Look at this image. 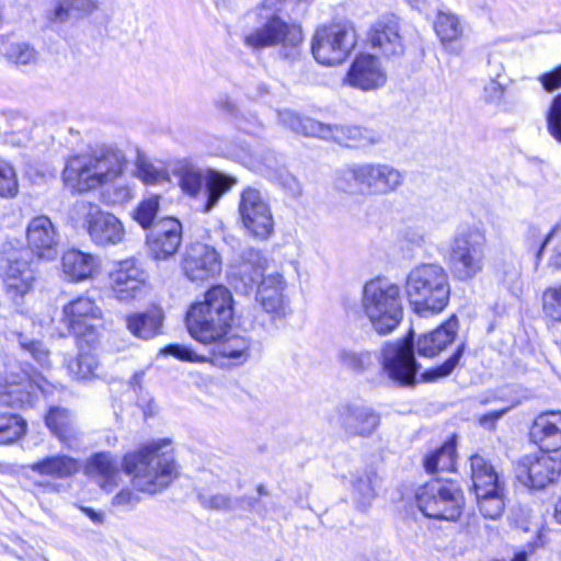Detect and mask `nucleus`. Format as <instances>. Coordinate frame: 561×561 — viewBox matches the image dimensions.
<instances>
[{
  "label": "nucleus",
  "mask_w": 561,
  "mask_h": 561,
  "mask_svg": "<svg viewBox=\"0 0 561 561\" xmlns=\"http://www.w3.org/2000/svg\"><path fill=\"white\" fill-rule=\"evenodd\" d=\"M169 439L148 443L123 458V469L131 477L135 488L156 494L165 489L176 477V465Z\"/></svg>",
  "instance_id": "obj_1"
},
{
  "label": "nucleus",
  "mask_w": 561,
  "mask_h": 561,
  "mask_svg": "<svg viewBox=\"0 0 561 561\" xmlns=\"http://www.w3.org/2000/svg\"><path fill=\"white\" fill-rule=\"evenodd\" d=\"M125 162V156L119 149L98 145L90 152L68 159L62 172L64 181L76 192H89L117 179Z\"/></svg>",
  "instance_id": "obj_2"
},
{
  "label": "nucleus",
  "mask_w": 561,
  "mask_h": 561,
  "mask_svg": "<svg viewBox=\"0 0 561 561\" xmlns=\"http://www.w3.org/2000/svg\"><path fill=\"white\" fill-rule=\"evenodd\" d=\"M232 317V294L227 287L217 285L205 293L203 301L191 306L186 327L194 340L208 345L227 334Z\"/></svg>",
  "instance_id": "obj_3"
},
{
  "label": "nucleus",
  "mask_w": 561,
  "mask_h": 561,
  "mask_svg": "<svg viewBox=\"0 0 561 561\" xmlns=\"http://www.w3.org/2000/svg\"><path fill=\"white\" fill-rule=\"evenodd\" d=\"M266 259L259 250L247 249L242 252L237 274L245 288L256 286V301L272 319L287 314L288 306L284 297L285 280L282 274L264 275Z\"/></svg>",
  "instance_id": "obj_4"
},
{
  "label": "nucleus",
  "mask_w": 561,
  "mask_h": 561,
  "mask_svg": "<svg viewBox=\"0 0 561 561\" xmlns=\"http://www.w3.org/2000/svg\"><path fill=\"white\" fill-rule=\"evenodd\" d=\"M404 290L417 314L438 313L449 301L448 275L438 264H420L407 275Z\"/></svg>",
  "instance_id": "obj_5"
},
{
  "label": "nucleus",
  "mask_w": 561,
  "mask_h": 561,
  "mask_svg": "<svg viewBox=\"0 0 561 561\" xmlns=\"http://www.w3.org/2000/svg\"><path fill=\"white\" fill-rule=\"evenodd\" d=\"M360 307L380 335L394 331L403 319L401 290L397 284L374 279L363 288Z\"/></svg>",
  "instance_id": "obj_6"
},
{
  "label": "nucleus",
  "mask_w": 561,
  "mask_h": 561,
  "mask_svg": "<svg viewBox=\"0 0 561 561\" xmlns=\"http://www.w3.org/2000/svg\"><path fill=\"white\" fill-rule=\"evenodd\" d=\"M404 182L403 173L387 163H353L344 168L336 186L345 193L388 195L396 192Z\"/></svg>",
  "instance_id": "obj_7"
},
{
  "label": "nucleus",
  "mask_w": 561,
  "mask_h": 561,
  "mask_svg": "<svg viewBox=\"0 0 561 561\" xmlns=\"http://www.w3.org/2000/svg\"><path fill=\"white\" fill-rule=\"evenodd\" d=\"M486 237L479 228H467L450 241L448 265L453 276L461 282L474 278L483 271Z\"/></svg>",
  "instance_id": "obj_8"
},
{
  "label": "nucleus",
  "mask_w": 561,
  "mask_h": 561,
  "mask_svg": "<svg viewBox=\"0 0 561 561\" xmlns=\"http://www.w3.org/2000/svg\"><path fill=\"white\" fill-rule=\"evenodd\" d=\"M419 510L428 518L456 520L463 508V495L457 482L436 478L421 485L415 494Z\"/></svg>",
  "instance_id": "obj_9"
},
{
  "label": "nucleus",
  "mask_w": 561,
  "mask_h": 561,
  "mask_svg": "<svg viewBox=\"0 0 561 561\" xmlns=\"http://www.w3.org/2000/svg\"><path fill=\"white\" fill-rule=\"evenodd\" d=\"M71 219L87 231L95 245H116L124 239L122 221L113 214L103 211L98 204L77 201L71 209Z\"/></svg>",
  "instance_id": "obj_10"
},
{
  "label": "nucleus",
  "mask_w": 561,
  "mask_h": 561,
  "mask_svg": "<svg viewBox=\"0 0 561 561\" xmlns=\"http://www.w3.org/2000/svg\"><path fill=\"white\" fill-rule=\"evenodd\" d=\"M380 364L382 371L398 386L415 385L421 366L415 358L413 330L404 339L386 342L381 346Z\"/></svg>",
  "instance_id": "obj_11"
},
{
  "label": "nucleus",
  "mask_w": 561,
  "mask_h": 561,
  "mask_svg": "<svg viewBox=\"0 0 561 561\" xmlns=\"http://www.w3.org/2000/svg\"><path fill=\"white\" fill-rule=\"evenodd\" d=\"M173 172L181 188L191 196H196L205 184L204 213L211 210L220 197L236 184L234 179L216 171H209L205 176L201 169L186 161L179 162Z\"/></svg>",
  "instance_id": "obj_12"
},
{
  "label": "nucleus",
  "mask_w": 561,
  "mask_h": 561,
  "mask_svg": "<svg viewBox=\"0 0 561 561\" xmlns=\"http://www.w3.org/2000/svg\"><path fill=\"white\" fill-rule=\"evenodd\" d=\"M301 42L300 26L288 24L276 15L271 16L266 23L244 37L245 45L254 49L280 45V54L285 58H295Z\"/></svg>",
  "instance_id": "obj_13"
},
{
  "label": "nucleus",
  "mask_w": 561,
  "mask_h": 561,
  "mask_svg": "<svg viewBox=\"0 0 561 561\" xmlns=\"http://www.w3.org/2000/svg\"><path fill=\"white\" fill-rule=\"evenodd\" d=\"M356 44L355 32L347 24H332L319 27L313 36L311 50L322 65L341 64Z\"/></svg>",
  "instance_id": "obj_14"
},
{
  "label": "nucleus",
  "mask_w": 561,
  "mask_h": 561,
  "mask_svg": "<svg viewBox=\"0 0 561 561\" xmlns=\"http://www.w3.org/2000/svg\"><path fill=\"white\" fill-rule=\"evenodd\" d=\"M240 221L247 232L260 240L274 232V217L267 197L256 187L247 186L240 193L238 205Z\"/></svg>",
  "instance_id": "obj_15"
},
{
  "label": "nucleus",
  "mask_w": 561,
  "mask_h": 561,
  "mask_svg": "<svg viewBox=\"0 0 561 561\" xmlns=\"http://www.w3.org/2000/svg\"><path fill=\"white\" fill-rule=\"evenodd\" d=\"M514 472L522 485L541 490L558 479L561 460L545 451L525 455L515 463Z\"/></svg>",
  "instance_id": "obj_16"
},
{
  "label": "nucleus",
  "mask_w": 561,
  "mask_h": 561,
  "mask_svg": "<svg viewBox=\"0 0 561 561\" xmlns=\"http://www.w3.org/2000/svg\"><path fill=\"white\" fill-rule=\"evenodd\" d=\"M331 423L347 437H368L379 427L380 414L363 402H345L336 408Z\"/></svg>",
  "instance_id": "obj_17"
},
{
  "label": "nucleus",
  "mask_w": 561,
  "mask_h": 561,
  "mask_svg": "<svg viewBox=\"0 0 561 561\" xmlns=\"http://www.w3.org/2000/svg\"><path fill=\"white\" fill-rule=\"evenodd\" d=\"M221 266L219 252L202 242L192 243L182 261L183 273L191 282L208 280L221 272Z\"/></svg>",
  "instance_id": "obj_18"
},
{
  "label": "nucleus",
  "mask_w": 561,
  "mask_h": 561,
  "mask_svg": "<svg viewBox=\"0 0 561 561\" xmlns=\"http://www.w3.org/2000/svg\"><path fill=\"white\" fill-rule=\"evenodd\" d=\"M102 318L101 309L88 297H78L62 308L60 322L69 334L93 336L96 322Z\"/></svg>",
  "instance_id": "obj_19"
},
{
  "label": "nucleus",
  "mask_w": 561,
  "mask_h": 561,
  "mask_svg": "<svg viewBox=\"0 0 561 561\" xmlns=\"http://www.w3.org/2000/svg\"><path fill=\"white\" fill-rule=\"evenodd\" d=\"M149 255L154 260L173 256L182 243V225L173 217L162 218L153 224L147 234Z\"/></svg>",
  "instance_id": "obj_20"
},
{
  "label": "nucleus",
  "mask_w": 561,
  "mask_h": 561,
  "mask_svg": "<svg viewBox=\"0 0 561 561\" xmlns=\"http://www.w3.org/2000/svg\"><path fill=\"white\" fill-rule=\"evenodd\" d=\"M43 380H35L26 371L10 373L0 385V403L11 408L32 405L38 391H44Z\"/></svg>",
  "instance_id": "obj_21"
},
{
  "label": "nucleus",
  "mask_w": 561,
  "mask_h": 561,
  "mask_svg": "<svg viewBox=\"0 0 561 561\" xmlns=\"http://www.w3.org/2000/svg\"><path fill=\"white\" fill-rule=\"evenodd\" d=\"M34 280L35 274L31 266L30 253L27 251L12 253L8 257L3 274L5 290L11 299L18 301L23 298L33 288Z\"/></svg>",
  "instance_id": "obj_22"
},
{
  "label": "nucleus",
  "mask_w": 561,
  "mask_h": 561,
  "mask_svg": "<svg viewBox=\"0 0 561 561\" xmlns=\"http://www.w3.org/2000/svg\"><path fill=\"white\" fill-rule=\"evenodd\" d=\"M26 239L30 250L39 259L51 261L57 256L59 237L47 216H37L28 222Z\"/></svg>",
  "instance_id": "obj_23"
},
{
  "label": "nucleus",
  "mask_w": 561,
  "mask_h": 561,
  "mask_svg": "<svg viewBox=\"0 0 561 561\" xmlns=\"http://www.w3.org/2000/svg\"><path fill=\"white\" fill-rule=\"evenodd\" d=\"M368 43L387 57L401 56L404 53V43L399 19L388 15L378 20L368 33Z\"/></svg>",
  "instance_id": "obj_24"
},
{
  "label": "nucleus",
  "mask_w": 561,
  "mask_h": 561,
  "mask_svg": "<svg viewBox=\"0 0 561 561\" xmlns=\"http://www.w3.org/2000/svg\"><path fill=\"white\" fill-rule=\"evenodd\" d=\"M347 81L352 87L368 91L385 85L387 75L378 58L364 54L353 61L347 72Z\"/></svg>",
  "instance_id": "obj_25"
},
{
  "label": "nucleus",
  "mask_w": 561,
  "mask_h": 561,
  "mask_svg": "<svg viewBox=\"0 0 561 561\" xmlns=\"http://www.w3.org/2000/svg\"><path fill=\"white\" fill-rule=\"evenodd\" d=\"M530 438L547 454L561 449V411L539 414L529 431Z\"/></svg>",
  "instance_id": "obj_26"
},
{
  "label": "nucleus",
  "mask_w": 561,
  "mask_h": 561,
  "mask_svg": "<svg viewBox=\"0 0 561 561\" xmlns=\"http://www.w3.org/2000/svg\"><path fill=\"white\" fill-rule=\"evenodd\" d=\"M112 288L119 300L133 298L144 285L145 272L134 259L118 262L110 273Z\"/></svg>",
  "instance_id": "obj_27"
},
{
  "label": "nucleus",
  "mask_w": 561,
  "mask_h": 561,
  "mask_svg": "<svg viewBox=\"0 0 561 561\" xmlns=\"http://www.w3.org/2000/svg\"><path fill=\"white\" fill-rule=\"evenodd\" d=\"M85 474L105 492H113L122 481L119 463L110 453L93 455L85 465Z\"/></svg>",
  "instance_id": "obj_28"
},
{
  "label": "nucleus",
  "mask_w": 561,
  "mask_h": 561,
  "mask_svg": "<svg viewBox=\"0 0 561 561\" xmlns=\"http://www.w3.org/2000/svg\"><path fill=\"white\" fill-rule=\"evenodd\" d=\"M322 139L333 140L337 144L365 148L382 142V135L376 130L354 125H329L324 126Z\"/></svg>",
  "instance_id": "obj_29"
},
{
  "label": "nucleus",
  "mask_w": 561,
  "mask_h": 561,
  "mask_svg": "<svg viewBox=\"0 0 561 561\" xmlns=\"http://www.w3.org/2000/svg\"><path fill=\"white\" fill-rule=\"evenodd\" d=\"M457 329L458 320L451 317L435 330L420 335L416 341L417 354L423 357L438 355L454 341Z\"/></svg>",
  "instance_id": "obj_30"
},
{
  "label": "nucleus",
  "mask_w": 561,
  "mask_h": 561,
  "mask_svg": "<svg viewBox=\"0 0 561 561\" xmlns=\"http://www.w3.org/2000/svg\"><path fill=\"white\" fill-rule=\"evenodd\" d=\"M62 272L71 282L92 278L99 268V259L90 253L71 249L61 257Z\"/></svg>",
  "instance_id": "obj_31"
},
{
  "label": "nucleus",
  "mask_w": 561,
  "mask_h": 561,
  "mask_svg": "<svg viewBox=\"0 0 561 561\" xmlns=\"http://www.w3.org/2000/svg\"><path fill=\"white\" fill-rule=\"evenodd\" d=\"M28 468L39 476L66 479L76 474L81 465L78 459L68 455H54L31 463Z\"/></svg>",
  "instance_id": "obj_32"
},
{
  "label": "nucleus",
  "mask_w": 561,
  "mask_h": 561,
  "mask_svg": "<svg viewBox=\"0 0 561 561\" xmlns=\"http://www.w3.org/2000/svg\"><path fill=\"white\" fill-rule=\"evenodd\" d=\"M237 157L250 169L265 176L270 181L276 178L277 173L284 168L275 152L268 149H262L252 152L249 148H242Z\"/></svg>",
  "instance_id": "obj_33"
},
{
  "label": "nucleus",
  "mask_w": 561,
  "mask_h": 561,
  "mask_svg": "<svg viewBox=\"0 0 561 561\" xmlns=\"http://www.w3.org/2000/svg\"><path fill=\"white\" fill-rule=\"evenodd\" d=\"M434 28L445 49L451 53L459 51L455 44L463 34V25L457 14L450 11H439L436 15Z\"/></svg>",
  "instance_id": "obj_34"
},
{
  "label": "nucleus",
  "mask_w": 561,
  "mask_h": 561,
  "mask_svg": "<svg viewBox=\"0 0 561 561\" xmlns=\"http://www.w3.org/2000/svg\"><path fill=\"white\" fill-rule=\"evenodd\" d=\"M378 477L375 471L364 469L351 474V496L359 510H366L376 496Z\"/></svg>",
  "instance_id": "obj_35"
},
{
  "label": "nucleus",
  "mask_w": 561,
  "mask_h": 561,
  "mask_svg": "<svg viewBox=\"0 0 561 561\" xmlns=\"http://www.w3.org/2000/svg\"><path fill=\"white\" fill-rule=\"evenodd\" d=\"M125 324L135 337L149 340L160 333L162 314L159 311L131 313L126 316Z\"/></svg>",
  "instance_id": "obj_36"
},
{
  "label": "nucleus",
  "mask_w": 561,
  "mask_h": 561,
  "mask_svg": "<svg viewBox=\"0 0 561 561\" xmlns=\"http://www.w3.org/2000/svg\"><path fill=\"white\" fill-rule=\"evenodd\" d=\"M471 479L474 492L497 490L504 488L493 466L482 456L473 455L470 458Z\"/></svg>",
  "instance_id": "obj_37"
},
{
  "label": "nucleus",
  "mask_w": 561,
  "mask_h": 561,
  "mask_svg": "<svg viewBox=\"0 0 561 561\" xmlns=\"http://www.w3.org/2000/svg\"><path fill=\"white\" fill-rule=\"evenodd\" d=\"M45 423L50 432L67 446L71 447L72 443L77 440V432L68 410L58 407L50 408Z\"/></svg>",
  "instance_id": "obj_38"
},
{
  "label": "nucleus",
  "mask_w": 561,
  "mask_h": 561,
  "mask_svg": "<svg viewBox=\"0 0 561 561\" xmlns=\"http://www.w3.org/2000/svg\"><path fill=\"white\" fill-rule=\"evenodd\" d=\"M278 118L280 123L297 134L309 137H323L325 124L318 122L310 117H301L290 110L278 111Z\"/></svg>",
  "instance_id": "obj_39"
},
{
  "label": "nucleus",
  "mask_w": 561,
  "mask_h": 561,
  "mask_svg": "<svg viewBox=\"0 0 561 561\" xmlns=\"http://www.w3.org/2000/svg\"><path fill=\"white\" fill-rule=\"evenodd\" d=\"M213 344L216 354L232 359L234 364H243L250 357V341L244 336L226 334Z\"/></svg>",
  "instance_id": "obj_40"
},
{
  "label": "nucleus",
  "mask_w": 561,
  "mask_h": 561,
  "mask_svg": "<svg viewBox=\"0 0 561 561\" xmlns=\"http://www.w3.org/2000/svg\"><path fill=\"white\" fill-rule=\"evenodd\" d=\"M456 461V443L447 440L424 459V467L427 472L453 471Z\"/></svg>",
  "instance_id": "obj_41"
},
{
  "label": "nucleus",
  "mask_w": 561,
  "mask_h": 561,
  "mask_svg": "<svg viewBox=\"0 0 561 561\" xmlns=\"http://www.w3.org/2000/svg\"><path fill=\"white\" fill-rule=\"evenodd\" d=\"M474 493L479 511L485 518L496 519L502 515L505 507L504 488L485 490V494H482L483 492Z\"/></svg>",
  "instance_id": "obj_42"
},
{
  "label": "nucleus",
  "mask_w": 561,
  "mask_h": 561,
  "mask_svg": "<svg viewBox=\"0 0 561 561\" xmlns=\"http://www.w3.org/2000/svg\"><path fill=\"white\" fill-rule=\"evenodd\" d=\"M0 50L10 62L16 66L33 65L37 61V51L24 42H3Z\"/></svg>",
  "instance_id": "obj_43"
},
{
  "label": "nucleus",
  "mask_w": 561,
  "mask_h": 561,
  "mask_svg": "<svg viewBox=\"0 0 561 561\" xmlns=\"http://www.w3.org/2000/svg\"><path fill=\"white\" fill-rule=\"evenodd\" d=\"M337 360L345 369L360 374L373 366L374 355L366 350L342 348L337 354Z\"/></svg>",
  "instance_id": "obj_44"
},
{
  "label": "nucleus",
  "mask_w": 561,
  "mask_h": 561,
  "mask_svg": "<svg viewBox=\"0 0 561 561\" xmlns=\"http://www.w3.org/2000/svg\"><path fill=\"white\" fill-rule=\"evenodd\" d=\"M26 431V422L16 414L0 415V444H12Z\"/></svg>",
  "instance_id": "obj_45"
},
{
  "label": "nucleus",
  "mask_w": 561,
  "mask_h": 561,
  "mask_svg": "<svg viewBox=\"0 0 561 561\" xmlns=\"http://www.w3.org/2000/svg\"><path fill=\"white\" fill-rule=\"evenodd\" d=\"M68 368L77 379H88L98 375L99 360L90 351L80 352L77 358L69 363Z\"/></svg>",
  "instance_id": "obj_46"
},
{
  "label": "nucleus",
  "mask_w": 561,
  "mask_h": 561,
  "mask_svg": "<svg viewBox=\"0 0 561 561\" xmlns=\"http://www.w3.org/2000/svg\"><path fill=\"white\" fill-rule=\"evenodd\" d=\"M95 9L92 0H59L54 9V20L64 22L71 14H85Z\"/></svg>",
  "instance_id": "obj_47"
},
{
  "label": "nucleus",
  "mask_w": 561,
  "mask_h": 561,
  "mask_svg": "<svg viewBox=\"0 0 561 561\" xmlns=\"http://www.w3.org/2000/svg\"><path fill=\"white\" fill-rule=\"evenodd\" d=\"M19 193L15 169L8 161L0 159V197L12 198Z\"/></svg>",
  "instance_id": "obj_48"
},
{
  "label": "nucleus",
  "mask_w": 561,
  "mask_h": 561,
  "mask_svg": "<svg viewBox=\"0 0 561 561\" xmlns=\"http://www.w3.org/2000/svg\"><path fill=\"white\" fill-rule=\"evenodd\" d=\"M12 334L16 336L21 348L27 352L36 363L43 367L49 365V351L43 345L42 342L30 340L22 332L13 331Z\"/></svg>",
  "instance_id": "obj_49"
},
{
  "label": "nucleus",
  "mask_w": 561,
  "mask_h": 561,
  "mask_svg": "<svg viewBox=\"0 0 561 561\" xmlns=\"http://www.w3.org/2000/svg\"><path fill=\"white\" fill-rule=\"evenodd\" d=\"M160 197L158 195H151L144 199L135 210V219L139 225L147 229L153 226V220L159 211Z\"/></svg>",
  "instance_id": "obj_50"
},
{
  "label": "nucleus",
  "mask_w": 561,
  "mask_h": 561,
  "mask_svg": "<svg viewBox=\"0 0 561 561\" xmlns=\"http://www.w3.org/2000/svg\"><path fill=\"white\" fill-rule=\"evenodd\" d=\"M491 78L490 82L484 87V99L489 103H499L502 101L504 95V87L495 79L499 78L504 68L501 62H492L491 59L488 61Z\"/></svg>",
  "instance_id": "obj_51"
},
{
  "label": "nucleus",
  "mask_w": 561,
  "mask_h": 561,
  "mask_svg": "<svg viewBox=\"0 0 561 561\" xmlns=\"http://www.w3.org/2000/svg\"><path fill=\"white\" fill-rule=\"evenodd\" d=\"M542 300L543 311L551 320L550 325H557L558 322H561V286L546 289Z\"/></svg>",
  "instance_id": "obj_52"
},
{
  "label": "nucleus",
  "mask_w": 561,
  "mask_h": 561,
  "mask_svg": "<svg viewBox=\"0 0 561 561\" xmlns=\"http://www.w3.org/2000/svg\"><path fill=\"white\" fill-rule=\"evenodd\" d=\"M463 353V346H459L457 351L442 365L437 366L434 369L425 371L422 377L424 380H434L436 378L448 376L459 363Z\"/></svg>",
  "instance_id": "obj_53"
},
{
  "label": "nucleus",
  "mask_w": 561,
  "mask_h": 561,
  "mask_svg": "<svg viewBox=\"0 0 561 561\" xmlns=\"http://www.w3.org/2000/svg\"><path fill=\"white\" fill-rule=\"evenodd\" d=\"M547 128L549 134L558 142H561V94L552 101L547 115Z\"/></svg>",
  "instance_id": "obj_54"
},
{
  "label": "nucleus",
  "mask_w": 561,
  "mask_h": 561,
  "mask_svg": "<svg viewBox=\"0 0 561 561\" xmlns=\"http://www.w3.org/2000/svg\"><path fill=\"white\" fill-rule=\"evenodd\" d=\"M271 181L279 185L293 197H297L301 194V185L299 181L285 168H283L277 173L276 178H273Z\"/></svg>",
  "instance_id": "obj_55"
},
{
  "label": "nucleus",
  "mask_w": 561,
  "mask_h": 561,
  "mask_svg": "<svg viewBox=\"0 0 561 561\" xmlns=\"http://www.w3.org/2000/svg\"><path fill=\"white\" fill-rule=\"evenodd\" d=\"M138 176L146 184H159L167 181V173L151 163L142 162L138 167Z\"/></svg>",
  "instance_id": "obj_56"
},
{
  "label": "nucleus",
  "mask_w": 561,
  "mask_h": 561,
  "mask_svg": "<svg viewBox=\"0 0 561 561\" xmlns=\"http://www.w3.org/2000/svg\"><path fill=\"white\" fill-rule=\"evenodd\" d=\"M139 501L140 499L135 492L129 489H123L112 499V505L121 510L129 511L134 508Z\"/></svg>",
  "instance_id": "obj_57"
},
{
  "label": "nucleus",
  "mask_w": 561,
  "mask_h": 561,
  "mask_svg": "<svg viewBox=\"0 0 561 561\" xmlns=\"http://www.w3.org/2000/svg\"><path fill=\"white\" fill-rule=\"evenodd\" d=\"M539 80L548 92H552L561 88V65L554 70L541 75Z\"/></svg>",
  "instance_id": "obj_58"
},
{
  "label": "nucleus",
  "mask_w": 561,
  "mask_h": 561,
  "mask_svg": "<svg viewBox=\"0 0 561 561\" xmlns=\"http://www.w3.org/2000/svg\"><path fill=\"white\" fill-rule=\"evenodd\" d=\"M167 355H172L181 360L198 362L199 357L188 347L181 345H169L163 350Z\"/></svg>",
  "instance_id": "obj_59"
},
{
  "label": "nucleus",
  "mask_w": 561,
  "mask_h": 561,
  "mask_svg": "<svg viewBox=\"0 0 561 561\" xmlns=\"http://www.w3.org/2000/svg\"><path fill=\"white\" fill-rule=\"evenodd\" d=\"M217 105L220 110L239 121V108L229 96H219L217 100Z\"/></svg>",
  "instance_id": "obj_60"
},
{
  "label": "nucleus",
  "mask_w": 561,
  "mask_h": 561,
  "mask_svg": "<svg viewBox=\"0 0 561 561\" xmlns=\"http://www.w3.org/2000/svg\"><path fill=\"white\" fill-rule=\"evenodd\" d=\"M505 413H506L505 409L485 413L479 419V423H480V425L484 426L485 428H493L495 422L499 419H501Z\"/></svg>",
  "instance_id": "obj_61"
},
{
  "label": "nucleus",
  "mask_w": 561,
  "mask_h": 561,
  "mask_svg": "<svg viewBox=\"0 0 561 561\" xmlns=\"http://www.w3.org/2000/svg\"><path fill=\"white\" fill-rule=\"evenodd\" d=\"M94 524L101 525L104 523V514L101 511H95L92 507L78 506Z\"/></svg>",
  "instance_id": "obj_62"
},
{
  "label": "nucleus",
  "mask_w": 561,
  "mask_h": 561,
  "mask_svg": "<svg viewBox=\"0 0 561 561\" xmlns=\"http://www.w3.org/2000/svg\"><path fill=\"white\" fill-rule=\"evenodd\" d=\"M211 507L226 508L230 505V499L226 495L217 494L210 500Z\"/></svg>",
  "instance_id": "obj_63"
},
{
  "label": "nucleus",
  "mask_w": 561,
  "mask_h": 561,
  "mask_svg": "<svg viewBox=\"0 0 561 561\" xmlns=\"http://www.w3.org/2000/svg\"><path fill=\"white\" fill-rule=\"evenodd\" d=\"M550 331L554 337V342L561 345V322H558L557 325H550Z\"/></svg>",
  "instance_id": "obj_64"
}]
</instances>
